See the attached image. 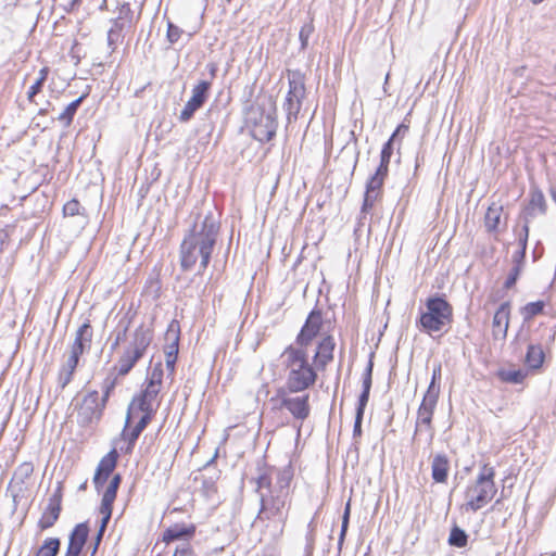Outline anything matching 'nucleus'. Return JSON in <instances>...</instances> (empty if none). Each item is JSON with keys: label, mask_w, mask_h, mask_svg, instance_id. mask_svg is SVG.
Here are the masks:
<instances>
[{"label": "nucleus", "mask_w": 556, "mask_h": 556, "mask_svg": "<svg viewBox=\"0 0 556 556\" xmlns=\"http://www.w3.org/2000/svg\"><path fill=\"white\" fill-rule=\"evenodd\" d=\"M220 224L212 212L199 217L185 235L180 244V266L191 270L199 264V271L207 268L219 236Z\"/></svg>", "instance_id": "f257e3e1"}, {"label": "nucleus", "mask_w": 556, "mask_h": 556, "mask_svg": "<svg viewBox=\"0 0 556 556\" xmlns=\"http://www.w3.org/2000/svg\"><path fill=\"white\" fill-rule=\"evenodd\" d=\"M332 331V323L324 319L319 309H314L307 316L304 326L298 334V343L300 345H308L312 344L314 339H319L317 348H336L337 342Z\"/></svg>", "instance_id": "f03ea898"}, {"label": "nucleus", "mask_w": 556, "mask_h": 556, "mask_svg": "<svg viewBox=\"0 0 556 556\" xmlns=\"http://www.w3.org/2000/svg\"><path fill=\"white\" fill-rule=\"evenodd\" d=\"M287 362L290 372L287 388L290 392H300L307 389L316 380V372L308 364L305 350H287Z\"/></svg>", "instance_id": "7ed1b4c3"}, {"label": "nucleus", "mask_w": 556, "mask_h": 556, "mask_svg": "<svg viewBox=\"0 0 556 556\" xmlns=\"http://www.w3.org/2000/svg\"><path fill=\"white\" fill-rule=\"evenodd\" d=\"M291 505L290 492L279 491L261 494L260 509L254 520L277 521L282 527L288 520V510Z\"/></svg>", "instance_id": "20e7f679"}, {"label": "nucleus", "mask_w": 556, "mask_h": 556, "mask_svg": "<svg viewBox=\"0 0 556 556\" xmlns=\"http://www.w3.org/2000/svg\"><path fill=\"white\" fill-rule=\"evenodd\" d=\"M427 312L420 316V325L429 333L441 331L450 324L452 309L448 303L441 299H430Z\"/></svg>", "instance_id": "39448f33"}, {"label": "nucleus", "mask_w": 556, "mask_h": 556, "mask_svg": "<svg viewBox=\"0 0 556 556\" xmlns=\"http://www.w3.org/2000/svg\"><path fill=\"white\" fill-rule=\"evenodd\" d=\"M248 122L254 139L261 142L269 141L276 134L277 122L275 109L265 111L262 108H253L249 112Z\"/></svg>", "instance_id": "423d86ee"}, {"label": "nucleus", "mask_w": 556, "mask_h": 556, "mask_svg": "<svg viewBox=\"0 0 556 556\" xmlns=\"http://www.w3.org/2000/svg\"><path fill=\"white\" fill-rule=\"evenodd\" d=\"M439 393L440 388L430 383L417 410L415 434L422 432L425 428L429 433L430 441L433 438L432 417L438 403Z\"/></svg>", "instance_id": "0eeeda50"}, {"label": "nucleus", "mask_w": 556, "mask_h": 556, "mask_svg": "<svg viewBox=\"0 0 556 556\" xmlns=\"http://www.w3.org/2000/svg\"><path fill=\"white\" fill-rule=\"evenodd\" d=\"M304 96L305 86L301 74L293 73L289 75V91L283 103L289 123L298 118Z\"/></svg>", "instance_id": "6e6552de"}, {"label": "nucleus", "mask_w": 556, "mask_h": 556, "mask_svg": "<svg viewBox=\"0 0 556 556\" xmlns=\"http://www.w3.org/2000/svg\"><path fill=\"white\" fill-rule=\"evenodd\" d=\"M105 404L100 401L98 391L87 393L77 407V422L81 427H87L92 422L100 420Z\"/></svg>", "instance_id": "1a4fd4ad"}, {"label": "nucleus", "mask_w": 556, "mask_h": 556, "mask_svg": "<svg viewBox=\"0 0 556 556\" xmlns=\"http://www.w3.org/2000/svg\"><path fill=\"white\" fill-rule=\"evenodd\" d=\"M481 469L475 484L467 488L465 494L466 503L464 505L466 510L477 511L486 503V489L484 488L486 482V473L484 472L486 465H482Z\"/></svg>", "instance_id": "9d476101"}, {"label": "nucleus", "mask_w": 556, "mask_h": 556, "mask_svg": "<svg viewBox=\"0 0 556 556\" xmlns=\"http://www.w3.org/2000/svg\"><path fill=\"white\" fill-rule=\"evenodd\" d=\"M211 89V83L206 80L199 81L192 88L191 98L187 101L184 109L179 114V119L181 122H188L206 101L208 97V91Z\"/></svg>", "instance_id": "9b49d317"}, {"label": "nucleus", "mask_w": 556, "mask_h": 556, "mask_svg": "<svg viewBox=\"0 0 556 556\" xmlns=\"http://www.w3.org/2000/svg\"><path fill=\"white\" fill-rule=\"evenodd\" d=\"M62 485L59 483L56 489L50 495L48 505L38 521V528L43 531L54 526L61 514L62 504Z\"/></svg>", "instance_id": "f8f14e48"}, {"label": "nucleus", "mask_w": 556, "mask_h": 556, "mask_svg": "<svg viewBox=\"0 0 556 556\" xmlns=\"http://www.w3.org/2000/svg\"><path fill=\"white\" fill-rule=\"evenodd\" d=\"M117 459L118 453L115 448H113L99 462L93 477V485L98 492L103 489L110 475L115 469Z\"/></svg>", "instance_id": "ddd939ff"}, {"label": "nucleus", "mask_w": 556, "mask_h": 556, "mask_svg": "<svg viewBox=\"0 0 556 556\" xmlns=\"http://www.w3.org/2000/svg\"><path fill=\"white\" fill-rule=\"evenodd\" d=\"M279 393L281 396V407L288 409L295 419L305 420L309 416L308 394L291 397L286 396L283 391Z\"/></svg>", "instance_id": "4468645a"}, {"label": "nucleus", "mask_w": 556, "mask_h": 556, "mask_svg": "<svg viewBox=\"0 0 556 556\" xmlns=\"http://www.w3.org/2000/svg\"><path fill=\"white\" fill-rule=\"evenodd\" d=\"M89 535L87 522L75 526L68 538V544L64 556H79Z\"/></svg>", "instance_id": "2eb2a0df"}, {"label": "nucleus", "mask_w": 556, "mask_h": 556, "mask_svg": "<svg viewBox=\"0 0 556 556\" xmlns=\"http://www.w3.org/2000/svg\"><path fill=\"white\" fill-rule=\"evenodd\" d=\"M159 392L160 388H155L153 383H148L146 389L130 403L126 416V424H130L131 415L135 407L137 409L153 408V402L156 399Z\"/></svg>", "instance_id": "dca6fc26"}, {"label": "nucleus", "mask_w": 556, "mask_h": 556, "mask_svg": "<svg viewBox=\"0 0 556 556\" xmlns=\"http://www.w3.org/2000/svg\"><path fill=\"white\" fill-rule=\"evenodd\" d=\"M529 375V369L517 368L510 364H504L498 367L494 376L502 383L507 384H523Z\"/></svg>", "instance_id": "f3484780"}, {"label": "nucleus", "mask_w": 556, "mask_h": 556, "mask_svg": "<svg viewBox=\"0 0 556 556\" xmlns=\"http://www.w3.org/2000/svg\"><path fill=\"white\" fill-rule=\"evenodd\" d=\"M374 357H375V352L372 351L369 354L368 364L363 374V390L358 397L356 413L361 412L362 414H364L365 407L369 401V394H370V389H371V383H372Z\"/></svg>", "instance_id": "a211bd4d"}, {"label": "nucleus", "mask_w": 556, "mask_h": 556, "mask_svg": "<svg viewBox=\"0 0 556 556\" xmlns=\"http://www.w3.org/2000/svg\"><path fill=\"white\" fill-rule=\"evenodd\" d=\"M258 475L253 479L256 483L255 492L261 494L270 493L274 489L273 476L275 475V468L267 466L264 463L257 465Z\"/></svg>", "instance_id": "6ab92c4d"}, {"label": "nucleus", "mask_w": 556, "mask_h": 556, "mask_svg": "<svg viewBox=\"0 0 556 556\" xmlns=\"http://www.w3.org/2000/svg\"><path fill=\"white\" fill-rule=\"evenodd\" d=\"M509 320V306L507 303L501 304L493 316L492 333L494 340L505 338Z\"/></svg>", "instance_id": "aec40b11"}, {"label": "nucleus", "mask_w": 556, "mask_h": 556, "mask_svg": "<svg viewBox=\"0 0 556 556\" xmlns=\"http://www.w3.org/2000/svg\"><path fill=\"white\" fill-rule=\"evenodd\" d=\"M144 350H125L117 364L112 368L116 376L127 375L135 364L142 357Z\"/></svg>", "instance_id": "412c9836"}, {"label": "nucleus", "mask_w": 556, "mask_h": 556, "mask_svg": "<svg viewBox=\"0 0 556 556\" xmlns=\"http://www.w3.org/2000/svg\"><path fill=\"white\" fill-rule=\"evenodd\" d=\"M407 131L408 127L404 124H401L400 126H397V128L392 134L390 139L383 144L380 154V164L377 168L380 173H388L389 163L393 153V142L395 138L400 135L404 136Z\"/></svg>", "instance_id": "4be33fe9"}, {"label": "nucleus", "mask_w": 556, "mask_h": 556, "mask_svg": "<svg viewBox=\"0 0 556 556\" xmlns=\"http://www.w3.org/2000/svg\"><path fill=\"white\" fill-rule=\"evenodd\" d=\"M194 525L184 526L176 523L164 531L163 541L166 543L174 542L176 540H182L184 542H187L194 535Z\"/></svg>", "instance_id": "5701e85b"}, {"label": "nucleus", "mask_w": 556, "mask_h": 556, "mask_svg": "<svg viewBox=\"0 0 556 556\" xmlns=\"http://www.w3.org/2000/svg\"><path fill=\"white\" fill-rule=\"evenodd\" d=\"M536 211L539 214H545L546 212V201L543 192L539 188L531 190L526 212L528 216L534 217L536 215Z\"/></svg>", "instance_id": "b1692460"}, {"label": "nucleus", "mask_w": 556, "mask_h": 556, "mask_svg": "<svg viewBox=\"0 0 556 556\" xmlns=\"http://www.w3.org/2000/svg\"><path fill=\"white\" fill-rule=\"evenodd\" d=\"M432 479L438 483H443L447 479L448 460L445 455L438 454L434 456L431 465Z\"/></svg>", "instance_id": "393cba45"}, {"label": "nucleus", "mask_w": 556, "mask_h": 556, "mask_svg": "<svg viewBox=\"0 0 556 556\" xmlns=\"http://www.w3.org/2000/svg\"><path fill=\"white\" fill-rule=\"evenodd\" d=\"M276 484L274 485L273 492L287 491L290 492V482L293 477V472L290 467L283 469L275 468Z\"/></svg>", "instance_id": "a878e982"}, {"label": "nucleus", "mask_w": 556, "mask_h": 556, "mask_svg": "<svg viewBox=\"0 0 556 556\" xmlns=\"http://www.w3.org/2000/svg\"><path fill=\"white\" fill-rule=\"evenodd\" d=\"M92 339V328L88 321L84 323L76 331L73 348H87Z\"/></svg>", "instance_id": "bb28decb"}, {"label": "nucleus", "mask_w": 556, "mask_h": 556, "mask_svg": "<svg viewBox=\"0 0 556 556\" xmlns=\"http://www.w3.org/2000/svg\"><path fill=\"white\" fill-rule=\"evenodd\" d=\"M60 548L61 540L59 538H47L35 556H58Z\"/></svg>", "instance_id": "cd10ccee"}, {"label": "nucleus", "mask_w": 556, "mask_h": 556, "mask_svg": "<svg viewBox=\"0 0 556 556\" xmlns=\"http://www.w3.org/2000/svg\"><path fill=\"white\" fill-rule=\"evenodd\" d=\"M121 482H122V476L119 473H116L112 477L109 485L106 486V489L103 493L101 503L113 505V503L116 498L117 490L119 488Z\"/></svg>", "instance_id": "c85d7f7f"}, {"label": "nucleus", "mask_w": 556, "mask_h": 556, "mask_svg": "<svg viewBox=\"0 0 556 556\" xmlns=\"http://www.w3.org/2000/svg\"><path fill=\"white\" fill-rule=\"evenodd\" d=\"M84 99V96L77 98L73 102H71L64 111L59 115L58 119L63 123L65 126H70L74 115L77 112L78 106L80 105L81 101Z\"/></svg>", "instance_id": "c756f323"}, {"label": "nucleus", "mask_w": 556, "mask_h": 556, "mask_svg": "<svg viewBox=\"0 0 556 556\" xmlns=\"http://www.w3.org/2000/svg\"><path fill=\"white\" fill-rule=\"evenodd\" d=\"M48 73H49V70L48 67H42L40 71H39V76L38 78L36 79V81L30 86L28 92H27V98L29 101H33L34 97L39 93L42 89V86L45 84V81L47 80V77H48Z\"/></svg>", "instance_id": "7c9ffc66"}, {"label": "nucleus", "mask_w": 556, "mask_h": 556, "mask_svg": "<svg viewBox=\"0 0 556 556\" xmlns=\"http://www.w3.org/2000/svg\"><path fill=\"white\" fill-rule=\"evenodd\" d=\"M544 361L543 350H528L526 355V363L530 369H538Z\"/></svg>", "instance_id": "2f4dec72"}, {"label": "nucleus", "mask_w": 556, "mask_h": 556, "mask_svg": "<svg viewBox=\"0 0 556 556\" xmlns=\"http://www.w3.org/2000/svg\"><path fill=\"white\" fill-rule=\"evenodd\" d=\"M388 173H380L376 169L375 174L368 179L366 190L380 194L381 187Z\"/></svg>", "instance_id": "473e14b6"}, {"label": "nucleus", "mask_w": 556, "mask_h": 556, "mask_svg": "<svg viewBox=\"0 0 556 556\" xmlns=\"http://www.w3.org/2000/svg\"><path fill=\"white\" fill-rule=\"evenodd\" d=\"M83 352L84 350H72V352L64 361L61 369L73 375L78 365L79 357L83 354Z\"/></svg>", "instance_id": "72a5a7b5"}, {"label": "nucleus", "mask_w": 556, "mask_h": 556, "mask_svg": "<svg viewBox=\"0 0 556 556\" xmlns=\"http://www.w3.org/2000/svg\"><path fill=\"white\" fill-rule=\"evenodd\" d=\"M167 348H178L179 343V324L172 321L165 334Z\"/></svg>", "instance_id": "f704fd0d"}, {"label": "nucleus", "mask_w": 556, "mask_h": 556, "mask_svg": "<svg viewBox=\"0 0 556 556\" xmlns=\"http://www.w3.org/2000/svg\"><path fill=\"white\" fill-rule=\"evenodd\" d=\"M544 308V302L543 301H535L530 302L526 304V306L522 308V316L525 320H529L533 318L534 316L541 314Z\"/></svg>", "instance_id": "c9c22d12"}, {"label": "nucleus", "mask_w": 556, "mask_h": 556, "mask_svg": "<svg viewBox=\"0 0 556 556\" xmlns=\"http://www.w3.org/2000/svg\"><path fill=\"white\" fill-rule=\"evenodd\" d=\"M448 543L452 546L463 547L467 544V534L464 530L458 527H454L451 530Z\"/></svg>", "instance_id": "e433bc0d"}, {"label": "nucleus", "mask_w": 556, "mask_h": 556, "mask_svg": "<svg viewBox=\"0 0 556 556\" xmlns=\"http://www.w3.org/2000/svg\"><path fill=\"white\" fill-rule=\"evenodd\" d=\"M99 510H100V514L102 515V519H101L98 532H99L100 536H103L104 532L106 530L108 523L112 517L113 505L101 503Z\"/></svg>", "instance_id": "4c0bfd02"}, {"label": "nucleus", "mask_w": 556, "mask_h": 556, "mask_svg": "<svg viewBox=\"0 0 556 556\" xmlns=\"http://www.w3.org/2000/svg\"><path fill=\"white\" fill-rule=\"evenodd\" d=\"M117 376L114 372H110L109 376L104 379L103 382V396L101 397V402L106 404V401L110 396V393L116 386Z\"/></svg>", "instance_id": "58836bf2"}, {"label": "nucleus", "mask_w": 556, "mask_h": 556, "mask_svg": "<svg viewBox=\"0 0 556 556\" xmlns=\"http://www.w3.org/2000/svg\"><path fill=\"white\" fill-rule=\"evenodd\" d=\"M314 29L315 28H314V24H313L312 20L309 22L305 23L301 27L299 37H300L302 50L306 49V47L308 45V39L312 36V34L314 33Z\"/></svg>", "instance_id": "ea45409f"}, {"label": "nucleus", "mask_w": 556, "mask_h": 556, "mask_svg": "<svg viewBox=\"0 0 556 556\" xmlns=\"http://www.w3.org/2000/svg\"><path fill=\"white\" fill-rule=\"evenodd\" d=\"M136 341L134 348H148L151 341V334L149 330L140 328L135 333Z\"/></svg>", "instance_id": "a19ab883"}, {"label": "nucleus", "mask_w": 556, "mask_h": 556, "mask_svg": "<svg viewBox=\"0 0 556 556\" xmlns=\"http://www.w3.org/2000/svg\"><path fill=\"white\" fill-rule=\"evenodd\" d=\"M380 194L366 190L361 213L365 216L374 207Z\"/></svg>", "instance_id": "79ce46f5"}, {"label": "nucleus", "mask_w": 556, "mask_h": 556, "mask_svg": "<svg viewBox=\"0 0 556 556\" xmlns=\"http://www.w3.org/2000/svg\"><path fill=\"white\" fill-rule=\"evenodd\" d=\"M33 471H34L33 464L25 462L16 468V470L14 472V478L20 479L21 482H24L26 479H28L33 475Z\"/></svg>", "instance_id": "37998d69"}, {"label": "nucleus", "mask_w": 556, "mask_h": 556, "mask_svg": "<svg viewBox=\"0 0 556 556\" xmlns=\"http://www.w3.org/2000/svg\"><path fill=\"white\" fill-rule=\"evenodd\" d=\"M129 426V424L127 425L125 422V428L123 430V433L122 435L124 437L125 440L128 441V446H127V450L126 452H130L137 441V439L139 438V435L141 434L139 431H137L135 428L131 429V431L129 432H126V428Z\"/></svg>", "instance_id": "c03bdc74"}, {"label": "nucleus", "mask_w": 556, "mask_h": 556, "mask_svg": "<svg viewBox=\"0 0 556 556\" xmlns=\"http://www.w3.org/2000/svg\"><path fill=\"white\" fill-rule=\"evenodd\" d=\"M80 211V203L72 199L68 202H66L63 206V214L64 216H75L78 215Z\"/></svg>", "instance_id": "a18cd8bd"}, {"label": "nucleus", "mask_w": 556, "mask_h": 556, "mask_svg": "<svg viewBox=\"0 0 556 556\" xmlns=\"http://www.w3.org/2000/svg\"><path fill=\"white\" fill-rule=\"evenodd\" d=\"M182 34V30L174 25L173 23L168 22L167 25V39L170 43H175L179 40L180 36Z\"/></svg>", "instance_id": "49530a36"}, {"label": "nucleus", "mask_w": 556, "mask_h": 556, "mask_svg": "<svg viewBox=\"0 0 556 556\" xmlns=\"http://www.w3.org/2000/svg\"><path fill=\"white\" fill-rule=\"evenodd\" d=\"M179 350H168L165 355V364L170 374L174 372Z\"/></svg>", "instance_id": "de8ad7c7"}, {"label": "nucleus", "mask_w": 556, "mask_h": 556, "mask_svg": "<svg viewBox=\"0 0 556 556\" xmlns=\"http://www.w3.org/2000/svg\"><path fill=\"white\" fill-rule=\"evenodd\" d=\"M520 271H521L520 265L513 266L508 277L505 280V283H504L505 288L509 289L516 283Z\"/></svg>", "instance_id": "09e8293b"}, {"label": "nucleus", "mask_w": 556, "mask_h": 556, "mask_svg": "<svg viewBox=\"0 0 556 556\" xmlns=\"http://www.w3.org/2000/svg\"><path fill=\"white\" fill-rule=\"evenodd\" d=\"M316 531L307 530L305 535V552L307 555H312L315 546Z\"/></svg>", "instance_id": "8fccbe9b"}, {"label": "nucleus", "mask_w": 556, "mask_h": 556, "mask_svg": "<svg viewBox=\"0 0 556 556\" xmlns=\"http://www.w3.org/2000/svg\"><path fill=\"white\" fill-rule=\"evenodd\" d=\"M119 37V25L118 22H114V27L110 28L108 31V45L113 48L116 40Z\"/></svg>", "instance_id": "3c124183"}, {"label": "nucleus", "mask_w": 556, "mask_h": 556, "mask_svg": "<svg viewBox=\"0 0 556 556\" xmlns=\"http://www.w3.org/2000/svg\"><path fill=\"white\" fill-rule=\"evenodd\" d=\"M173 556H194L193 551L188 542L180 543Z\"/></svg>", "instance_id": "603ef678"}, {"label": "nucleus", "mask_w": 556, "mask_h": 556, "mask_svg": "<svg viewBox=\"0 0 556 556\" xmlns=\"http://www.w3.org/2000/svg\"><path fill=\"white\" fill-rule=\"evenodd\" d=\"M73 375L60 369L58 377V387L64 390L65 387L72 381Z\"/></svg>", "instance_id": "864d4df0"}, {"label": "nucleus", "mask_w": 556, "mask_h": 556, "mask_svg": "<svg viewBox=\"0 0 556 556\" xmlns=\"http://www.w3.org/2000/svg\"><path fill=\"white\" fill-rule=\"evenodd\" d=\"M160 367H161V364H159L157 366L154 367V369L152 370V374H151L150 381H149V383H153L155 386V388H160L161 381H162L163 372Z\"/></svg>", "instance_id": "5fc2aeb1"}, {"label": "nucleus", "mask_w": 556, "mask_h": 556, "mask_svg": "<svg viewBox=\"0 0 556 556\" xmlns=\"http://www.w3.org/2000/svg\"><path fill=\"white\" fill-rule=\"evenodd\" d=\"M364 414L356 413L355 414V420H354V427H353V438H357L362 435V421H363Z\"/></svg>", "instance_id": "6e6d98bb"}, {"label": "nucleus", "mask_w": 556, "mask_h": 556, "mask_svg": "<svg viewBox=\"0 0 556 556\" xmlns=\"http://www.w3.org/2000/svg\"><path fill=\"white\" fill-rule=\"evenodd\" d=\"M139 410L143 413V415L141 416L139 421L144 424L146 426H148L150 424V421L152 420V417L155 413L154 408H147V409H139Z\"/></svg>", "instance_id": "4d7b16f0"}, {"label": "nucleus", "mask_w": 556, "mask_h": 556, "mask_svg": "<svg viewBox=\"0 0 556 556\" xmlns=\"http://www.w3.org/2000/svg\"><path fill=\"white\" fill-rule=\"evenodd\" d=\"M525 257H526V251H525V248L523 249H519L517 250L514 255H513V262H514V265H520V268L522 267V264H523V261H525Z\"/></svg>", "instance_id": "13d9d810"}, {"label": "nucleus", "mask_w": 556, "mask_h": 556, "mask_svg": "<svg viewBox=\"0 0 556 556\" xmlns=\"http://www.w3.org/2000/svg\"><path fill=\"white\" fill-rule=\"evenodd\" d=\"M349 521H350V503L346 504L344 514L342 517L341 530H343V532H348Z\"/></svg>", "instance_id": "bf43d9fd"}, {"label": "nucleus", "mask_w": 556, "mask_h": 556, "mask_svg": "<svg viewBox=\"0 0 556 556\" xmlns=\"http://www.w3.org/2000/svg\"><path fill=\"white\" fill-rule=\"evenodd\" d=\"M522 231H523V236L519 238V244H520L519 249H523L525 248V251H527V242H528V236H529V227H528V225L523 226Z\"/></svg>", "instance_id": "052dcab7"}, {"label": "nucleus", "mask_w": 556, "mask_h": 556, "mask_svg": "<svg viewBox=\"0 0 556 556\" xmlns=\"http://www.w3.org/2000/svg\"><path fill=\"white\" fill-rule=\"evenodd\" d=\"M331 352H332V350H327V349L316 350V353H315L314 357H317L318 355H321L324 357H327V358L331 359L332 358Z\"/></svg>", "instance_id": "680f3d73"}, {"label": "nucleus", "mask_w": 556, "mask_h": 556, "mask_svg": "<svg viewBox=\"0 0 556 556\" xmlns=\"http://www.w3.org/2000/svg\"><path fill=\"white\" fill-rule=\"evenodd\" d=\"M440 377H441V365L439 364L438 366H435L433 368L432 379H431L430 383H433V386L437 387L435 380H437V378H440Z\"/></svg>", "instance_id": "e2e57ef3"}, {"label": "nucleus", "mask_w": 556, "mask_h": 556, "mask_svg": "<svg viewBox=\"0 0 556 556\" xmlns=\"http://www.w3.org/2000/svg\"><path fill=\"white\" fill-rule=\"evenodd\" d=\"M102 538L103 536H100V534L98 532L97 535H96V539H94L93 547H92V551H91V556H93L97 553L98 547H99V545H100V543L102 541Z\"/></svg>", "instance_id": "0e129e2a"}, {"label": "nucleus", "mask_w": 556, "mask_h": 556, "mask_svg": "<svg viewBox=\"0 0 556 556\" xmlns=\"http://www.w3.org/2000/svg\"><path fill=\"white\" fill-rule=\"evenodd\" d=\"M493 213H494V210L492 208V206L489 205V219L493 218L494 219L493 227H496L500 222V216L496 215L493 217Z\"/></svg>", "instance_id": "69168bd1"}, {"label": "nucleus", "mask_w": 556, "mask_h": 556, "mask_svg": "<svg viewBox=\"0 0 556 556\" xmlns=\"http://www.w3.org/2000/svg\"><path fill=\"white\" fill-rule=\"evenodd\" d=\"M345 535H346V532H343V530H341L340 531V535H339V540H338V549H339V552H341V549H342V545L344 543Z\"/></svg>", "instance_id": "338daca9"}, {"label": "nucleus", "mask_w": 556, "mask_h": 556, "mask_svg": "<svg viewBox=\"0 0 556 556\" xmlns=\"http://www.w3.org/2000/svg\"><path fill=\"white\" fill-rule=\"evenodd\" d=\"M134 428L141 433L147 428V426L144 424L138 421Z\"/></svg>", "instance_id": "774afa93"}]
</instances>
